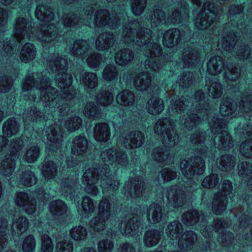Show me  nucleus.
<instances>
[{
  "instance_id": "obj_61",
  "label": "nucleus",
  "mask_w": 252,
  "mask_h": 252,
  "mask_svg": "<svg viewBox=\"0 0 252 252\" xmlns=\"http://www.w3.org/2000/svg\"><path fill=\"white\" fill-rule=\"evenodd\" d=\"M161 176L164 181H170L175 179L177 174L175 169L164 168L161 171Z\"/></svg>"
},
{
  "instance_id": "obj_56",
  "label": "nucleus",
  "mask_w": 252,
  "mask_h": 252,
  "mask_svg": "<svg viewBox=\"0 0 252 252\" xmlns=\"http://www.w3.org/2000/svg\"><path fill=\"white\" fill-rule=\"evenodd\" d=\"M35 239L32 235L27 236L24 240L22 250L24 252H32L35 248Z\"/></svg>"
},
{
  "instance_id": "obj_12",
  "label": "nucleus",
  "mask_w": 252,
  "mask_h": 252,
  "mask_svg": "<svg viewBox=\"0 0 252 252\" xmlns=\"http://www.w3.org/2000/svg\"><path fill=\"white\" fill-rule=\"evenodd\" d=\"M45 132L47 139L49 140L45 152L49 157L54 156L55 159L58 160L59 158H56L57 154L61 152V150L58 151L61 148L63 136L61 126L55 123L47 128Z\"/></svg>"
},
{
  "instance_id": "obj_64",
  "label": "nucleus",
  "mask_w": 252,
  "mask_h": 252,
  "mask_svg": "<svg viewBox=\"0 0 252 252\" xmlns=\"http://www.w3.org/2000/svg\"><path fill=\"white\" fill-rule=\"evenodd\" d=\"M120 252H135V249L128 243H125L120 245Z\"/></svg>"
},
{
  "instance_id": "obj_13",
  "label": "nucleus",
  "mask_w": 252,
  "mask_h": 252,
  "mask_svg": "<svg viewBox=\"0 0 252 252\" xmlns=\"http://www.w3.org/2000/svg\"><path fill=\"white\" fill-rule=\"evenodd\" d=\"M200 60V52L196 44H192L184 49L181 57L176 61L177 69L196 66Z\"/></svg>"
},
{
  "instance_id": "obj_32",
  "label": "nucleus",
  "mask_w": 252,
  "mask_h": 252,
  "mask_svg": "<svg viewBox=\"0 0 252 252\" xmlns=\"http://www.w3.org/2000/svg\"><path fill=\"white\" fill-rule=\"evenodd\" d=\"M161 232L157 229H151L145 232L144 236V244L149 248L153 247L159 243Z\"/></svg>"
},
{
  "instance_id": "obj_51",
  "label": "nucleus",
  "mask_w": 252,
  "mask_h": 252,
  "mask_svg": "<svg viewBox=\"0 0 252 252\" xmlns=\"http://www.w3.org/2000/svg\"><path fill=\"white\" fill-rule=\"evenodd\" d=\"M222 94L221 84L217 81L212 82L208 88V94L214 98L220 97Z\"/></svg>"
},
{
  "instance_id": "obj_58",
  "label": "nucleus",
  "mask_w": 252,
  "mask_h": 252,
  "mask_svg": "<svg viewBox=\"0 0 252 252\" xmlns=\"http://www.w3.org/2000/svg\"><path fill=\"white\" fill-rule=\"evenodd\" d=\"M114 248L113 242L108 239L101 240L98 243V252H112Z\"/></svg>"
},
{
  "instance_id": "obj_25",
  "label": "nucleus",
  "mask_w": 252,
  "mask_h": 252,
  "mask_svg": "<svg viewBox=\"0 0 252 252\" xmlns=\"http://www.w3.org/2000/svg\"><path fill=\"white\" fill-rule=\"evenodd\" d=\"M7 65H5V69L2 76L0 77V92L5 93L8 92L12 88L13 80L10 75L15 71V68L11 63V60L9 63H6Z\"/></svg>"
},
{
  "instance_id": "obj_46",
  "label": "nucleus",
  "mask_w": 252,
  "mask_h": 252,
  "mask_svg": "<svg viewBox=\"0 0 252 252\" xmlns=\"http://www.w3.org/2000/svg\"><path fill=\"white\" fill-rule=\"evenodd\" d=\"M86 62L89 67L95 69L103 65L105 60L102 58L101 54L94 53L91 54L88 57L86 60Z\"/></svg>"
},
{
  "instance_id": "obj_35",
  "label": "nucleus",
  "mask_w": 252,
  "mask_h": 252,
  "mask_svg": "<svg viewBox=\"0 0 252 252\" xmlns=\"http://www.w3.org/2000/svg\"><path fill=\"white\" fill-rule=\"evenodd\" d=\"M49 211L53 215L62 216L67 212V206L61 200L52 201L49 206Z\"/></svg>"
},
{
  "instance_id": "obj_63",
  "label": "nucleus",
  "mask_w": 252,
  "mask_h": 252,
  "mask_svg": "<svg viewBox=\"0 0 252 252\" xmlns=\"http://www.w3.org/2000/svg\"><path fill=\"white\" fill-rule=\"evenodd\" d=\"M7 17V11L0 7V32H3L5 31Z\"/></svg>"
},
{
  "instance_id": "obj_45",
  "label": "nucleus",
  "mask_w": 252,
  "mask_h": 252,
  "mask_svg": "<svg viewBox=\"0 0 252 252\" xmlns=\"http://www.w3.org/2000/svg\"><path fill=\"white\" fill-rule=\"evenodd\" d=\"M235 158L232 156L225 155L219 159V163L223 171H231L235 166Z\"/></svg>"
},
{
  "instance_id": "obj_36",
  "label": "nucleus",
  "mask_w": 252,
  "mask_h": 252,
  "mask_svg": "<svg viewBox=\"0 0 252 252\" xmlns=\"http://www.w3.org/2000/svg\"><path fill=\"white\" fill-rule=\"evenodd\" d=\"M35 56V49L33 44H25L20 52V58L22 62L28 63L32 61Z\"/></svg>"
},
{
  "instance_id": "obj_40",
  "label": "nucleus",
  "mask_w": 252,
  "mask_h": 252,
  "mask_svg": "<svg viewBox=\"0 0 252 252\" xmlns=\"http://www.w3.org/2000/svg\"><path fill=\"white\" fill-rule=\"evenodd\" d=\"M83 113L86 117L93 120L98 119L101 117V109L93 102L87 103Z\"/></svg>"
},
{
  "instance_id": "obj_7",
  "label": "nucleus",
  "mask_w": 252,
  "mask_h": 252,
  "mask_svg": "<svg viewBox=\"0 0 252 252\" xmlns=\"http://www.w3.org/2000/svg\"><path fill=\"white\" fill-rule=\"evenodd\" d=\"M230 23L226 25L222 32L220 33V29H214L212 31L214 36L212 37V48L214 50H222L229 52L235 58L241 60H248L252 62L250 56L251 50L246 40L248 37L246 28H244L242 22L237 23V26L231 23V28L227 29Z\"/></svg>"
},
{
  "instance_id": "obj_44",
  "label": "nucleus",
  "mask_w": 252,
  "mask_h": 252,
  "mask_svg": "<svg viewBox=\"0 0 252 252\" xmlns=\"http://www.w3.org/2000/svg\"><path fill=\"white\" fill-rule=\"evenodd\" d=\"M94 99L101 105L107 106L114 100V94L108 91L100 92L94 96Z\"/></svg>"
},
{
  "instance_id": "obj_55",
  "label": "nucleus",
  "mask_w": 252,
  "mask_h": 252,
  "mask_svg": "<svg viewBox=\"0 0 252 252\" xmlns=\"http://www.w3.org/2000/svg\"><path fill=\"white\" fill-rule=\"evenodd\" d=\"M219 181L218 175L216 174H211L205 177L202 181V186L206 188L212 189L216 187Z\"/></svg>"
},
{
  "instance_id": "obj_4",
  "label": "nucleus",
  "mask_w": 252,
  "mask_h": 252,
  "mask_svg": "<svg viewBox=\"0 0 252 252\" xmlns=\"http://www.w3.org/2000/svg\"><path fill=\"white\" fill-rule=\"evenodd\" d=\"M100 158L103 163L99 169L90 168L87 170L82 176V182L86 186V191L89 194L96 195L98 189L96 184L100 180V186L103 196L100 201L97 217H94L89 222V226L95 232L103 230L106 221L109 219L111 214V207L109 200L114 196L118 189L119 182L115 179L114 175L110 173V166L117 167L125 166L128 164V159L124 151L113 147L105 150L101 153Z\"/></svg>"
},
{
  "instance_id": "obj_30",
  "label": "nucleus",
  "mask_w": 252,
  "mask_h": 252,
  "mask_svg": "<svg viewBox=\"0 0 252 252\" xmlns=\"http://www.w3.org/2000/svg\"><path fill=\"white\" fill-rule=\"evenodd\" d=\"M164 108V101L159 97H153L147 103L146 108L148 112L152 115H158L161 113Z\"/></svg>"
},
{
  "instance_id": "obj_3",
  "label": "nucleus",
  "mask_w": 252,
  "mask_h": 252,
  "mask_svg": "<svg viewBox=\"0 0 252 252\" xmlns=\"http://www.w3.org/2000/svg\"><path fill=\"white\" fill-rule=\"evenodd\" d=\"M46 72L29 74L23 83L24 99L35 101L38 99L42 102L46 109L52 112L57 107L61 116L74 113L77 91L71 86L72 77L66 72L68 68L65 58L51 55L46 60Z\"/></svg>"
},
{
  "instance_id": "obj_28",
  "label": "nucleus",
  "mask_w": 252,
  "mask_h": 252,
  "mask_svg": "<svg viewBox=\"0 0 252 252\" xmlns=\"http://www.w3.org/2000/svg\"><path fill=\"white\" fill-rule=\"evenodd\" d=\"M134 52L128 48H123L115 55V60L119 65L125 66L129 64L134 59Z\"/></svg>"
},
{
  "instance_id": "obj_52",
  "label": "nucleus",
  "mask_w": 252,
  "mask_h": 252,
  "mask_svg": "<svg viewBox=\"0 0 252 252\" xmlns=\"http://www.w3.org/2000/svg\"><path fill=\"white\" fill-rule=\"evenodd\" d=\"M40 150L37 146H32L27 151L25 159L28 162L32 163L35 161L39 157Z\"/></svg>"
},
{
  "instance_id": "obj_9",
  "label": "nucleus",
  "mask_w": 252,
  "mask_h": 252,
  "mask_svg": "<svg viewBox=\"0 0 252 252\" xmlns=\"http://www.w3.org/2000/svg\"><path fill=\"white\" fill-rule=\"evenodd\" d=\"M176 126L174 122L168 118L159 119L154 126L155 132L159 135L164 148L157 147L154 149L152 158L159 163L160 166L173 163L174 152L169 148L175 146L178 141V135L175 130Z\"/></svg>"
},
{
  "instance_id": "obj_41",
  "label": "nucleus",
  "mask_w": 252,
  "mask_h": 252,
  "mask_svg": "<svg viewBox=\"0 0 252 252\" xmlns=\"http://www.w3.org/2000/svg\"><path fill=\"white\" fill-rule=\"evenodd\" d=\"M71 238L77 241H84L88 235L87 229L85 227L79 225L73 227L69 231Z\"/></svg>"
},
{
  "instance_id": "obj_38",
  "label": "nucleus",
  "mask_w": 252,
  "mask_h": 252,
  "mask_svg": "<svg viewBox=\"0 0 252 252\" xmlns=\"http://www.w3.org/2000/svg\"><path fill=\"white\" fill-rule=\"evenodd\" d=\"M81 73L79 74V78L85 85V88L94 89L97 85V77L95 73L86 72L81 78Z\"/></svg>"
},
{
  "instance_id": "obj_62",
  "label": "nucleus",
  "mask_w": 252,
  "mask_h": 252,
  "mask_svg": "<svg viewBox=\"0 0 252 252\" xmlns=\"http://www.w3.org/2000/svg\"><path fill=\"white\" fill-rule=\"evenodd\" d=\"M34 194L36 197L43 203V206L50 198L49 194L45 192L42 188L35 189Z\"/></svg>"
},
{
  "instance_id": "obj_42",
  "label": "nucleus",
  "mask_w": 252,
  "mask_h": 252,
  "mask_svg": "<svg viewBox=\"0 0 252 252\" xmlns=\"http://www.w3.org/2000/svg\"><path fill=\"white\" fill-rule=\"evenodd\" d=\"M134 100V95L132 92L128 90H125L120 92L117 96V101L125 106L131 105Z\"/></svg>"
},
{
  "instance_id": "obj_15",
  "label": "nucleus",
  "mask_w": 252,
  "mask_h": 252,
  "mask_svg": "<svg viewBox=\"0 0 252 252\" xmlns=\"http://www.w3.org/2000/svg\"><path fill=\"white\" fill-rule=\"evenodd\" d=\"M146 191V187L142 177L137 176L126 182L125 187L122 190L123 193L127 197L138 198L144 195Z\"/></svg>"
},
{
  "instance_id": "obj_20",
  "label": "nucleus",
  "mask_w": 252,
  "mask_h": 252,
  "mask_svg": "<svg viewBox=\"0 0 252 252\" xmlns=\"http://www.w3.org/2000/svg\"><path fill=\"white\" fill-rule=\"evenodd\" d=\"M90 49V45L87 41L77 40L73 42L72 46H67L65 48V50L69 54L83 61L88 56Z\"/></svg>"
},
{
  "instance_id": "obj_6",
  "label": "nucleus",
  "mask_w": 252,
  "mask_h": 252,
  "mask_svg": "<svg viewBox=\"0 0 252 252\" xmlns=\"http://www.w3.org/2000/svg\"><path fill=\"white\" fill-rule=\"evenodd\" d=\"M35 14L36 17L43 22L40 24L41 26L40 30L32 28L28 18L19 17L16 19L11 40L4 42L1 53V56L5 57L7 61L8 58L14 57V54L17 56L19 44L23 43L25 39L31 40L39 39L43 43H50L52 46L55 45L59 32L58 27L55 24L59 21L54 18L52 9L44 5H39L36 7ZM60 38L59 36L57 40V42Z\"/></svg>"
},
{
  "instance_id": "obj_47",
  "label": "nucleus",
  "mask_w": 252,
  "mask_h": 252,
  "mask_svg": "<svg viewBox=\"0 0 252 252\" xmlns=\"http://www.w3.org/2000/svg\"><path fill=\"white\" fill-rule=\"evenodd\" d=\"M20 182L25 186L31 187L36 183L37 178L34 173L28 169L23 172L20 178Z\"/></svg>"
},
{
  "instance_id": "obj_34",
  "label": "nucleus",
  "mask_w": 252,
  "mask_h": 252,
  "mask_svg": "<svg viewBox=\"0 0 252 252\" xmlns=\"http://www.w3.org/2000/svg\"><path fill=\"white\" fill-rule=\"evenodd\" d=\"M193 78V73L183 72L176 82L175 86L173 87V90L174 91L177 86L179 87L180 91L188 88L192 84Z\"/></svg>"
},
{
  "instance_id": "obj_53",
  "label": "nucleus",
  "mask_w": 252,
  "mask_h": 252,
  "mask_svg": "<svg viewBox=\"0 0 252 252\" xmlns=\"http://www.w3.org/2000/svg\"><path fill=\"white\" fill-rule=\"evenodd\" d=\"M53 242L51 238L47 234H44L41 237V252H53Z\"/></svg>"
},
{
  "instance_id": "obj_49",
  "label": "nucleus",
  "mask_w": 252,
  "mask_h": 252,
  "mask_svg": "<svg viewBox=\"0 0 252 252\" xmlns=\"http://www.w3.org/2000/svg\"><path fill=\"white\" fill-rule=\"evenodd\" d=\"M81 119L77 116L74 115L69 117L64 123V126L68 131H74L80 127L82 124Z\"/></svg>"
},
{
  "instance_id": "obj_11",
  "label": "nucleus",
  "mask_w": 252,
  "mask_h": 252,
  "mask_svg": "<svg viewBox=\"0 0 252 252\" xmlns=\"http://www.w3.org/2000/svg\"><path fill=\"white\" fill-rule=\"evenodd\" d=\"M182 231V224L178 221L171 222L166 229V233L168 238L175 241V244H178L181 250L187 251L191 249L194 241L197 240V236L193 231H187L179 238Z\"/></svg>"
},
{
  "instance_id": "obj_48",
  "label": "nucleus",
  "mask_w": 252,
  "mask_h": 252,
  "mask_svg": "<svg viewBox=\"0 0 252 252\" xmlns=\"http://www.w3.org/2000/svg\"><path fill=\"white\" fill-rule=\"evenodd\" d=\"M81 207L83 212V215L85 218L91 216L95 208L93 200L89 196H85L83 198Z\"/></svg>"
},
{
  "instance_id": "obj_8",
  "label": "nucleus",
  "mask_w": 252,
  "mask_h": 252,
  "mask_svg": "<svg viewBox=\"0 0 252 252\" xmlns=\"http://www.w3.org/2000/svg\"><path fill=\"white\" fill-rule=\"evenodd\" d=\"M182 221L188 225H193L197 221L199 222L198 229L201 231L202 234L205 238L209 237V240H206L205 245H202L201 248V251L208 252L209 250L214 249L215 243L212 242L210 239L211 236H213V230H215L217 236L219 235L218 243L222 247H228V252L231 251L230 247L234 243L233 234L224 230L225 227L228 226V224L224 222V220H215L214 226H205L204 227L207 223L206 217L200 215L198 211L195 210H190L183 215Z\"/></svg>"
},
{
  "instance_id": "obj_29",
  "label": "nucleus",
  "mask_w": 252,
  "mask_h": 252,
  "mask_svg": "<svg viewBox=\"0 0 252 252\" xmlns=\"http://www.w3.org/2000/svg\"><path fill=\"white\" fill-rule=\"evenodd\" d=\"M29 225L28 220L23 216H20L17 220H14L11 229L13 239L16 241L14 237H19L28 228Z\"/></svg>"
},
{
  "instance_id": "obj_59",
  "label": "nucleus",
  "mask_w": 252,
  "mask_h": 252,
  "mask_svg": "<svg viewBox=\"0 0 252 252\" xmlns=\"http://www.w3.org/2000/svg\"><path fill=\"white\" fill-rule=\"evenodd\" d=\"M238 168L239 175L243 178L248 177L252 173V165L250 162H242Z\"/></svg>"
},
{
  "instance_id": "obj_22",
  "label": "nucleus",
  "mask_w": 252,
  "mask_h": 252,
  "mask_svg": "<svg viewBox=\"0 0 252 252\" xmlns=\"http://www.w3.org/2000/svg\"><path fill=\"white\" fill-rule=\"evenodd\" d=\"M14 201L18 206L23 207L27 213L33 214L35 212L36 201L35 199H30L28 193L25 192H18Z\"/></svg>"
},
{
  "instance_id": "obj_24",
  "label": "nucleus",
  "mask_w": 252,
  "mask_h": 252,
  "mask_svg": "<svg viewBox=\"0 0 252 252\" xmlns=\"http://www.w3.org/2000/svg\"><path fill=\"white\" fill-rule=\"evenodd\" d=\"M184 34L183 31L173 28L168 30L163 36V44L168 48H173L179 44Z\"/></svg>"
},
{
  "instance_id": "obj_54",
  "label": "nucleus",
  "mask_w": 252,
  "mask_h": 252,
  "mask_svg": "<svg viewBox=\"0 0 252 252\" xmlns=\"http://www.w3.org/2000/svg\"><path fill=\"white\" fill-rule=\"evenodd\" d=\"M146 4V0H131V9L135 15H139L143 11Z\"/></svg>"
},
{
  "instance_id": "obj_43",
  "label": "nucleus",
  "mask_w": 252,
  "mask_h": 252,
  "mask_svg": "<svg viewBox=\"0 0 252 252\" xmlns=\"http://www.w3.org/2000/svg\"><path fill=\"white\" fill-rule=\"evenodd\" d=\"M24 122L25 125V131L27 130L28 128L27 125L29 122H32L34 121H41L45 119L44 115L43 112H39L35 107L31 108V110L28 115L23 117Z\"/></svg>"
},
{
  "instance_id": "obj_19",
  "label": "nucleus",
  "mask_w": 252,
  "mask_h": 252,
  "mask_svg": "<svg viewBox=\"0 0 252 252\" xmlns=\"http://www.w3.org/2000/svg\"><path fill=\"white\" fill-rule=\"evenodd\" d=\"M140 222L138 220L137 218L133 216L132 218L128 215L125 219H122L121 223V230L123 235L128 236L138 235L139 229H143L140 227Z\"/></svg>"
},
{
  "instance_id": "obj_27",
  "label": "nucleus",
  "mask_w": 252,
  "mask_h": 252,
  "mask_svg": "<svg viewBox=\"0 0 252 252\" xmlns=\"http://www.w3.org/2000/svg\"><path fill=\"white\" fill-rule=\"evenodd\" d=\"M88 141L87 138L81 135L76 136L71 145V153L74 155L83 156L88 150Z\"/></svg>"
},
{
  "instance_id": "obj_10",
  "label": "nucleus",
  "mask_w": 252,
  "mask_h": 252,
  "mask_svg": "<svg viewBox=\"0 0 252 252\" xmlns=\"http://www.w3.org/2000/svg\"><path fill=\"white\" fill-rule=\"evenodd\" d=\"M8 140L0 135V152L5 158L0 163V173L5 177H9L13 172L15 166V159L19 158L20 151L24 142L21 138L13 139L7 145Z\"/></svg>"
},
{
  "instance_id": "obj_17",
  "label": "nucleus",
  "mask_w": 252,
  "mask_h": 252,
  "mask_svg": "<svg viewBox=\"0 0 252 252\" xmlns=\"http://www.w3.org/2000/svg\"><path fill=\"white\" fill-rule=\"evenodd\" d=\"M122 133L117 141L118 147L123 145L128 149H135L141 146L145 142L144 133L140 131H133L126 137Z\"/></svg>"
},
{
  "instance_id": "obj_37",
  "label": "nucleus",
  "mask_w": 252,
  "mask_h": 252,
  "mask_svg": "<svg viewBox=\"0 0 252 252\" xmlns=\"http://www.w3.org/2000/svg\"><path fill=\"white\" fill-rule=\"evenodd\" d=\"M162 213L160 205L158 204H152L148 210L147 217L148 220L153 223L159 222L161 219Z\"/></svg>"
},
{
  "instance_id": "obj_14",
  "label": "nucleus",
  "mask_w": 252,
  "mask_h": 252,
  "mask_svg": "<svg viewBox=\"0 0 252 252\" xmlns=\"http://www.w3.org/2000/svg\"><path fill=\"white\" fill-rule=\"evenodd\" d=\"M222 192L214 195L212 203V211L216 215L221 214L226 209L227 200L226 197L232 190L231 183L229 180H224L222 185Z\"/></svg>"
},
{
  "instance_id": "obj_39",
  "label": "nucleus",
  "mask_w": 252,
  "mask_h": 252,
  "mask_svg": "<svg viewBox=\"0 0 252 252\" xmlns=\"http://www.w3.org/2000/svg\"><path fill=\"white\" fill-rule=\"evenodd\" d=\"M19 126V124L16 122L15 118H9L3 124V134L7 137H11L18 132Z\"/></svg>"
},
{
  "instance_id": "obj_57",
  "label": "nucleus",
  "mask_w": 252,
  "mask_h": 252,
  "mask_svg": "<svg viewBox=\"0 0 252 252\" xmlns=\"http://www.w3.org/2000/svg\"><path fill=\"white\" fill-rule=\"evenodd\" d=\"M56 250L57 252H73V245L70 241H61L56 244Z\"/></svg>"
},
{
  "instance_id": "obj_26",
  "label": "nucleus",
  "mask_w": 252,
  "mask_h": 252,
  "mask_svg": "<svg viewBox=\"0 0 252 252\" xmlns=\"http://www.w3.org/2000/svg\"><path fill=\"white\" fill-rule=\"evenodd\" d=\"M115 37L111 32H106L99 35L96 40V48L98 50H107L112 53V49L114 42Z\"/></svg>"
},
{
  "instance_id": "obj_50",
  "label": "nucleus",
  "mask_w": 252,
  "mask_h": 252,
  "mask_svg": "<svg viewBox=\"0 0 252 252\" xmlns=\"http://www.w3.org/2000/svg\"><path fill=\"white\" fill-rule=\"evenodd\" d=\"M118 75V71L116 66L114 64L107 65L103 72L102 77L106 81H112Z\"/></svg>"
},
{
  "instance_id": "obj_5",
  "label": "nucleus",
  "mask_w": 252,
  "mask_h": 252,
  "mask_svg": "<svg viewBox=\"0 0 252 252\" xmlns=\"http://www.w3.org/2000/svg\"><path fill=\"white\" fill-rule=\"evenodd\" d=\"M223 58L220 56L212 57L207 63V70L211 75H217L224 69V79L230 90L233 88L241 94L237 101L240 100L239 105L230 97L223 98L220 106V113L224 116H231V118L237 116H243L245 119L249 118L250 122L247 124V128L242 130V133L247 139L240 147L241 153L246 157L252 158V93L246 92V94L239 92V89L236 88V81L240 75V68L235 65L230 64L224 67Z\"/></svg>"
},
{
  "instance_id": "obj_16",
  "label": "nucleus",
  "mask_w": 252,
  "mask_h": 252,
  "mask_svg": "<svg viewBox=\"0 0 252 252\" xmlns=\"http://www.w3.org/2000/svg\"><path fill=\"white\" fill-rule=\"evenodd\" d=\"M136 72H133L131 70L127 72L126 77L124 80L128 85L133 82L136 89L139 91H145L150 87L151 84V77L147 71L142 72L136 74Z\"/></svg>"
},
{
  "instance_id": "obj_18",
  "label": "nucleus",
  "mask_w": 252,
  "mask_h": 252,
  "mask_svg": "<svg viewBox=\"0 0 252 252\" xmlns=\"http://www.w3.org/2000/svg\"><path fill=\"white\" fill-rule=\"evenodd\" d=\"M251 215L249 213L245 212L243 214L242 217L239 218V225H234L233 228L236 231H238L239 233L247 232L248 230H250L251 232L250 234H245L244 235V239L247 241V242L241 243L240 246L242 247L245 246V244L247 246L252 245V227L251 225Z\"/></svg>"
},
{
  "instance_id": "obj_2",
  "label": "nucleus",
  "mask_w": 252,
  "mask_h": 252,
  "mask_svg": "<svg viewBox=\"0 0 252 252\" xmlns=\"http://www.w3.org/2000/svg\"><path fill=\"white\" fill-rule=\"evenodd\" d=\"M75 0L68 5L72 4V7L82 6L87 2L88 0ZM91 1V6L85 8V15L78 20L75 14H64L62 16V21L63 28L73 27L76 25H81L91 27L93 24L98 28L106 27L110 29L117 28L121 24L123 25V32L121 40L128 45H137L144 49L143 55L147 57L145 62L146 68L152 71L160 72L163 64L160 63L159 56L161 54V48L158 43V41H154L152 39V31L150 29L142 27V24L138 21L129 20L126 12L125 8H123L122 12L116 14L115 16L110 17L108 10L104 9L97 10L94 15L93 13L95 9L93 3L94 0H88Z\"/></svg>"
},
{
  "instance_id": "obj_31",
  "label": "nucleus",
  "mask_w": 252,
  "mask_h": 252,
  "mask_svg": "<svg viewBox=\"0 0 252 252\" xmlns=\"http://www.w3.org/2000/svg\"><path fill=\"white\" fill-rule=\"evenodd\" d=\"M110 131L109 126L105 123H99L95 125L94 129V136L97 141H107L110 137Z\"/></svg>"
},
{
  "instance_id": "obj_1",
  "label": "nucleus",
  "mask_w": 252,
  "mask_h": 252,
  "mask_svg": "<svg viewBox=\"0 0 252 252\" xmlns=\"http://www.w3.org/2000/svg\"><path fill=\"white\" fill-rule=\"evenodd\" d=\"M182 97L176 100L172 109L180 116L179 124L184 126L185 131H189L201 122H207L209 125L211 135L205 137L203 132L196 131L190 136L191 143L195 146V154L197 155L189 160H183L180 167L185 177L184 188L179 186H172L166 190V197L169 206L174 208L183 206L190 197L187 193L188 187L192 186V178L195 175L203 173L205 166L204 159L208 157L209 161L215 159L213 149L227 151L233 146L231 136L225 130L226 125L224 119H219L215 115V110L208 105L209 98L201 90L195 93L193 97Z\"/></svg>"
},
{
  "instance_id": "obj_23",
  "label": "nucleus",
  "mask_w": 252,
  "mask_h": 252,
  "mask_svg": "<svg viewBox=\"0 0 252 252\" xmlns=\"http://www.w3.org/2000/svg\"><path fill=\"white\" fill-rule=\"evenodd\" d=\"M3 208L1 209L0 212V252H1L4 248L8 244L7 231H9V225L8 223V220L12 218V214L7 212L6 214L3 212Z\"/></svg>"
},
{
  "instance_id": "obj_60",
  "label": "nucleus",
  "mask_w": 252,
  "mask_h": 252,
  "mask_svg": "<svg viewBox=\"0 0 252 252\" xmlns=\"http://www.w3.org/2000/svg\"><path fill=\"white\" fill-rule=\"evenodd\" d=\"M127 119L128 120L126 119L124 120V125H127L129 128H136L142 121V119H140L139 114H138V116L132 114L131 116Z\"/></svg>"
},
{
  "instance_id": "obj_33",
  "label": "nucleus",
  "mask_w": 252,
  "mask_h": 252,
  "mask_svg": "<svg viewBox=\"0 0 252 252\" xmlns=\"http://www.w3.org/2000/svg\"><path fill=\"white\" fill-rule=\"evenodd\" d=\"M57 163L53 161H45L41 169V173L45 179L49 180L56 177L57 174Z\"/></svg>"
},
{
  "instance_id": "obj_21",
  "label": "nucleus",
  "mask_w": 252,
  "mask_h": 252,
  "mask_svg": "<svg viewBox=\"0 0 252 252\" xmlns=\"http://www.w3.org/2000/svg\"><path fill=\"white\" fill-rule=\"evenodd\" d=\"M75 175H76L75 173ZM78 178L76 176L73 178H65L61 183V192L65 196H69L71 200H76L75 194L77 193L76 189H78Z\"/></svg>"
}]
</instances>
